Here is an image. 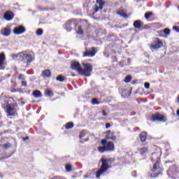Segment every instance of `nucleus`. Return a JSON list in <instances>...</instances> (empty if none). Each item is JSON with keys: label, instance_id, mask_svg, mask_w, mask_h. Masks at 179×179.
<instances>
[{"label": "nucleus", "instance_id": "f257e3e1", "mask_svg": "<svg viewBox=\"0 0 179 179\" xmlns=\"http://www.w3.org/2000/svg\"><path fill=\"white\" fill-rule=\"evenodd\" d=\"M83 66L84 69L80 67V64H79L78 62L71 63V69H75L80 73V75H83V76H90V72L93 71L92 64L83 63Z\"/></svg>", "mask_w": 179, "mask_h": 179}, {"label": "nucleus", "instance_id": "f03ea898", "mask_svg": "<svg viewBox=\"0 0 179 179\" xmlns=\"http://www.w3.org/2000/svg\"><path fill=\"white\" fill-rule=\"evenodd\" d=\"M101 144L103 147H98L99 153H104V152H110L114 150V143L110 141L107 143V140L103 139L101 141Z\"/></svg>", "mask_w": 179, "mask_h": 179}, {"label": "nucleus", "instance_id": "7ed1b4c3", "mask_svg": "<svg viewBox=\"0 0 179 179\" xmlns=\"http://www.w3.org/2000/svg\"><path fill=\"white\" fill-rule=\"evenodd\" d=\"M13 57L17 58V59H20V61H24V62H31L33 61V57L31 55L27 52H22L18 53L17 55H13Z\"/></svg>", "mask_w": 179, "mask_h": 179}, {"label": "nucleus", "instance_id": "20e7f679", "mask_svg": "<svg viewBox=\"0 0 179 179\" xmlns=\"http://www.w3.org/2000/svg\"><path fill=\"white\" fill-rule=\"evenodd\" d=\"M101 162H102L101 167L100 170H99L96 172V178H100V175L103 174V173H105V171H107V168L108 166V160L102 159Z\"/></svg>", "mask_w": 179, "mask_h": 179}, {"label": "nucleus", "instance_id": "39448f33", "mask_svg": "<svg viewBox=\"0 0 179 179\" xmlns=\"http://www.w3.org/2000/svg\"><path fill=\"white\" fill-rule=\"evenodd\" d=\"M17 105L16 104H8L6 106V111L8 115H15L16 114V108Z\"/></svg>", "mask_w": 179, "mask_h": 179}, {"label": "nucleus", "instance_id": "423d86ee", "mask_svg": "<svg viewBox=\"0 0 179 179\" xmlns=\"http://www.w3.org/2000/svg\"><path fill=\"white\" fill-rule=\"evenodd\" d=\"M24 31H26V29H24V27L22 25L15 27L13 30L14 34H16L17 36H20V34H23Z\"/></svg>", "mask_w": 179, "mask_h": 179}, {"label": "nucleus", "instance_id": "0eeeda50", "mask_svg": "<svg viewBox=\"0 0 179 179\" xmlns=\"http://www.w3.org/2000/svg\"><path fill=\"white\" fill-rule=\"evenodd\" d=\"M152 121H166V117H164V115H163L157 113L152 116Z\"/></svg>", "mask_w": 179, "mask_h": 179}, {"label": "nucleus", "instance_id": "6e6552de", "mask_svg": "<svg viewBox=\"0 0 179 179\" xmlns=\"http://www.w3.org/2000/svg\"><path fill=\"white\" fill-rule=\"evenodd\" d=\"M103 6H104V1L103 0H96V3L95 5V12H99V10H101L103 9Z\"/></svg>", "mask_w": 179, "mask_h": 179}, {"label": "nucleus", "instance_id": "1a4fd4ad", "mask_svg": "<svg viewBox=\"0 0 179 179\" xmlns=\"http://www.w3.org/2000/svg\"><path fill=\"white\" fill-rule=\"evenodd\" d=\"M96 55V49L92 48V51H85L83 53V57H94Z\"/></svg>", "mask_w": 179, "mask_h": 179}, {"label": "nucleus", "instance_id": "9d476101", "mask_svg": "<svg viewBox=\"0 0 179 179\" xmlns=\"http://www.w3.org/2000/svg\"><path fill=\"white\" fill-rule=\"evenodd\" d=\"M117 15H118L120 17H127V10L124 8H120L119 10L117 12Z\"/></svg>", "mask_w": 179, "mask_h": 179}, {"label": "nucleus", "instance_id": "9b49d317", "mask_svg": "<svg viewBox=\"0 0 179 179\" xmlns=\"http://www.w3.org/2000/svg\"><path fill=\"white\" fill-rule=\"evenodd\" d=\"M1 34H2V36H4V37H8V36H10V28H3L1 31Z\"/></svg>", "mask_w": 179, "mask_h": 179}, {"label": "nucleus", "instance_id": "f8f14e48", "mask_svg": "<svg viewBox=\"0 0 179 179\" xmlns=\"http://www.w3.org/2000/svg\"><path fill=\"white\" fill-rule=\"evenodd\" d=\"M162 46L163 43H162L161 41H158L157 43H156L155 45H151L150 48L151 50H158V48H162Z\"/></svg>", "mask_w": 179, "mask_h": 179}, {"label": "nucleus", "instance_id": "ddd939ff", "mask_svg": "<svg viewBox=\"0 0 179 179\" xmlns=\"http://www.w3.org/2000/svg\"><path fill=\"white\" fill-rule=\"evenodd\" d=\"M106 139H111V141H115V139H117V137L114 136V132L108 131L106 132Z\"/></svg>", "mask_w": 179, "mask_h": 179}, {"label": "nucleus", "instance_id": "4468645a", "mask_svg": "<svg viewBox=\"0 0 179 179\" xmlns=\"http://www.w3.org/2000/svg\"><path fill=\"white\" fill-rule=\"evenodd\" d=\"M13 16H14L13 15V13H12V12H7L4 15V19L9 22V21L12 20V19H13Z\"/></svg>", "mask_w": 179, "mask_h": 179}, {"label": "nucleus", "instance_id": "2eb2a0df", "mask_svg": "<svg viewBox=\"0 0 179 179\" xmlns=\"http://www.w3.org/2000/svg\"><path fill=\"white\" fill-rule=\"evenodd\" d=\"M3 64H5V53L0 54V69H3Z\"/></svg>", "mask_w": 179, "mask_h": 179}, {"label": "nucleus", "instance_id": "dca6fc26", "mask_svg": "<svg viewBox=\"0 0 179 179\" xmlns=\"http://www.w3.org/2000/svg\"><path fill=\"white\" fill-rule=\"evenodd\" d=\"M32 94H33L34 97H35L36 99L43 97V94H41V92H40L39 90L34 91Z\"/></svg>", "mask_w": 179, "mask_h": 179}, {"label": "nucleus", "instance_id": "f3484780", "mask_svg": "<svg viewBox=\"0 0 179 179\" xmlns=\"http://www.w3.org/2000/svg\"><path fill=\"white\" fill-rule=\"evenodd\" d=\"M42 76H43V78H50V76H51V71L48 69L44 71L42 73Z\"/></svg>", "mask_w": 179, "mask_h": 179}, {"label": "nucleus", "instance_id": "a211bd4d", "mask_svg": "<svg viewBox=\"0 0 179 179\" xmlns=\"http://www.w3.org/2000/svg\"><path fill=\"white\" fill-rule=\"evenodd\" d=\"M141 20H136L134 22V27L135 29H141V27L142 26Z\"/></svg>", "mask_w": 179, "mask_h": 179}, {"label": "nucleus", "instance_id": "6ab92c4d", "mask_svg": "<svg viewBox=\"0 0 179 179\" xmlns=\"http://www.w3.org/2000/svg\"><path fill=\"white\" fill-rule=\"evenodd\" d=\"M45 96L47 97H52V96H54V92L50 90H47L45 92Z\"/></svg>", "mask_w": 179, "mask_h": 179}, {"label": "nucleus", "instance_id": "aec40b11", "mask_svg": "<svg viewBox=\"0 0 179 179\" xmlns=\"http://www.w3.org/2000/svg\"><path fill=\"white\" fill-rule=\"evenodd\" d=\"M140 139L142 142L146 141V132L143 131L140 134Z\"/></svg>", "mask_w": 179, "mask_h": 179}, {"label": "nucleus", "instance_id": "412c9836", "mask_svg": "<svg viewBox=\"0 0 179 179\" xmlns=\"http://www.w3.org/2000/svg\"><path fill=\"white\" fill-rule=\"evenodd\" d=\"M66 129H71V128H73V122H69L66 123L65 125Z\"/></svg>", "mask_w": 179, "mask_h": 179}, {"label": "nucleus", "instance_id": "4be33fe9", "mask_svg": "<svg viewBox=\"0 0 179 179\" xmlns=\"http://www.w3.org/2000/svg\"><path fill=\"white\" fill-rule=\"evenodd\" d=\"M131 80H132V77L131 76H128L125 78L124 79V82L126 83H129V82H131Z\"/></svg>", "mask_w": 179, "mask_h": 179}, {"label": "nucleus", "instance_id": "5701e85b", "mask_svg": "<svg viewBox=\"0 0 179 179\" xmlns=\"http://www.w3.org/2000/svg\"><path fill=\"white\" fill-rule=\"evenodd\" d=\"M57 80L59 82H64L65 80V78L62 76H59L57 77Z\"/></svg>", "mask_w": 179, "mask_h": 179}, {"label": "nucleus", "instance_id": "b1692460", "mask_svg": "<svg viewBox=\"0 0 179 179\" xmlns=\"http://www.w3.org/2000/svg\"><path fill=\"white\" fill-rule=\"evenodd\" d=\"M78 34H79L80 36H82V34H83V30H82V28L80 27H78V31H77Z\"/></svg>", "mask_w": 179, "mask_h": 179}, {"label": "nucleus", "instance_id": "393cba45", "mask_svg": "<svg viewBox=\"0 0 179 179\" xmlns=\"http://www.w3.org/2000/svg\"><path fill=\"white\" fill-rule=\"evenodd\" d=\"M65 169H66V171H71L72 166H71L69 164H66L65 166Z\"/></svg>", "mask_w": 179, "mask_h": 179}, {"label": "nucleus", "instance_id": "a878e982", "mask_svg": "<svg viewBox=\"0 0 179 179\" xmlns=\"http://www.w3.org/2000/svg\"><path fill=\"white\" fill-rule=\"evenodd\" d=\"M43 34V29H39L36 31V35L37 36H41Z\"/></svg>", "mask_w": 179, "mask_h": 179}, {"label": "nucleus", "instance_id": "bb28decb", "mask_svg": "<svg viewBox=\"0 0 179 179\" xmlns=\"http://www.w3.org/2000/svg\"><path fill=\"white\" fill-rule=\"evenodd\" d=\"M92 103L94 106L96 105V104H100V103H99V102L97 101V99H96V98H94V99H92Z\"/></svg>", "mask_w": 179, "mask_h": 179}, {"label": "nucleus", "instance_id": "cd10ccee", "mask_svg": "<svg viewBox=\"0 0 179 179\" xmlns=\"http://www.w3.org/2000/svg\"><path fill=\"white\" fill-rule=\"evenodd\" d=\"M12 145L10 143H7L5 145H3V149H9V148H10Z\"/></svg>", "mask_w": 179, "mask_h": 179}, {"label": "nucleus", "instance_id": "c85d7f7f", "mask_svg": "<svg viewBox=\"0 0 179 179\" xmlns=\"http://www.w3.org/2000/svg\"><path fill=\"white\" fill-rule=\"evenodd\" d=\"M150 16H152V13H146L145 14V19H149V17H150Z\"/></svg>", "mask_w": 179, "mask_h": 179}, {"label": "nucleus", "instance_id": "c756f323", "mask_svg": "<svg viewBox=\"0 0 179 179\" xmlns=\"http://www.w3.org/2000/svg\"><path fill=\"white\" fill-rule=\"evenodd\" d=\"M148 152V148H141V153L142 155H143V153H145V152Z\"/></svg>", "mask_w": 179, "mask_h": 179}, {"label": "nucleus", "instance_id": "7c9ffc66", "mask_svg": "<svg viewBox=\"0 0 179 179\" xmlns=\"http://www.w3.org/2000/svg\"><path fill=\"white\" fill-rule=\"evenodd\" d=\"M164 33L165 34H170V29H165L164 30Z\"/></svg>", "mask_w": 179, "mask_h": 179}, {"label": "nucleus", "instance_id": "2f4dec72", "mask_svg": "<svg viewBox=\"0 0 179 179\" xmlns=\"http://www.w3.org/2000/svg\"><path fill=\"white\" fill-rule=\"evenodd\" d=\"M144 86L146 89H149V87H150V84L149 83H145Z\"/></svg>", "mask_w": 179, "mask_h": 179}, {"label": "nucleus", "instance_id": "473e14b6", "mask_svg": "<svg viewBox=\"0 0 179 179\" xmlns=\"http://www.w3.org/2000/svg\"><path fill=\"white\" fill-rule=\"evenodd\" d=\"M173 29L175 30L176 31H177L178 33L179 32V27H178V26H174L173 27Z\"/></svg>", "mask_w": 179, "mask_h": 179}, {"label": "nucleus", "instance_id": "72a5a7b5", "mask_svg": "<svg viewBox=\"0 0 179 179\" xmlns=\"http://www.w3.org/2000/svg\"><path fill=\"white\" fill-rule=\"evenodd\" d=\"M71 23H72V22H71V21H69V22H66V27H69V26H71Z\"/></svg>", "mask_w": 179, "mask_h": 179}, {"label": "nucleus", "instance_id": "f704fd0d", "mask_svg": "<svg viewBox=\"0 0 179 179\" xmlns=\"http://www.w3.org/2000/svg\"><path fill=\"white\" fill-rule=\"evenodd\" d=\"M157 164H154L153 166V169H152V171L155 172L156 171V167H157Z\"/></svg>", "mask_w": 179, "mask_h": 179}, {"label": "nucleus", "instance_id": "c9c22d12", "mask_svg": "<svg viewBox=\"0 0 179 179\" xmlns=\"http://www.w3.org/2000/svg\"><path fill=\"white\" fill-rule=\"evenodd\" d=\"M102 113H103V117H106L107 116V113H106V110H103Z\"/></svg>", "mask_w": 179, "mask_h": 179}, {"label": "nucleus", "instance_id": "e433bc0d", "mask_svg": "<svg viewBox=\"0 0 179 179\" xmlns=\"http://www.w3.org/2000/svg\"><path fill=\"white\" fill-rule=\"evenodd\" d=\"M22 141H29V136L22 138Z\"/></svg>", "mask_w": 179, "mask_h": 179}, {"label": "nucleus", "instance_id": "4c0bfd02", "mask_svg": "<svg viewBox=\"0 0 179 179\" xmlns=\"http://www.w3.org/2000/svg\"><path fill=\"white\" fill-rule=\"evenodd\" d=\"M110 124L107 123L106 124V128H110Z\"/></svg>", "mask_w": 179, "mask_h": 179}, {"label": "nucleus", "instance_id": "58836bf2", "mask_svg": "<svg viewBox=\"0 0 179 179\" xmlns=\"http://www.w3.org/2000/svg\"><path fill=\"white\" fill-rule=\"evenodd\" d=\"M22 86H26V82L22 81Z\"/></svg>", "mask_w": 179, "mask_h": 179}, {"label": "nucleus", "instance_id": "ea45409f", "mask_svg": "<svg viewBox=\"0 0 179 179\" xmlns=\"http://www.w3.org/2000/svg\"><path fill=\"white\" fill-rule=\"evenodd\" d=\"M82 136H80V138H82Z\"/></svg>", "mask_w": 179, "mask_h": 179}]
</instances>
